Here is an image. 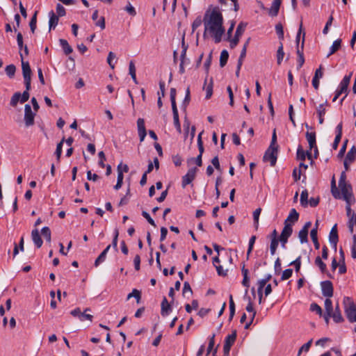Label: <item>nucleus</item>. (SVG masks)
<instances>
[{
  "label": "nucleus",
  "instance_id": "obj_60",
  "mask_svg": "<svg viewBox=\"0 0 356 356\" xmlns=\"http://www.w3.org/2000/svg\"><path fill=\"white\" fill-rule=\"evenodd\" d=\"M278 245H279V241H270V251L271 255H274L275 254Z\"/></svg>",
  "mask_w": 356,
  "mask_h": 356
},
{
  "label": "nucleus",
  "instance_id": "obj_6",
  "mask_svg": "<svg viewBox=\"0 0 356 356\" xmlns=\"http://www.w3.org/2000/svg\"><path fill=\"white\" fill-rule=\"evenodd\" d=\"M277 159V148L269 147L264 156V161H270V165L274 166Z\"/></svg>",
  "mask_w": 356,
  "mask_h": 356
},
{
  "label": "nucleus",
  "instance_id": "obj_28",
  "mask_svg": "<svg viewBox=\"0 0 356 356\" xmlns=\"http://www.w3.org/2000/svg\"><path fill=\"white\" fill-rule=\"evenodd\" d=\"M331 192L334 198H336V199L341 198V196L339 194V190L336 186V182H335L334 177L332 178V181H331Z\"/></svg>",
  "mask_w": 356,
  "mask_h": 356
},
{
  "label": "nucleus",
  "instance_id": "obj_55",
  "mask_svg": "<svg viewBox=\"0 0 356 356\" xmlns=\"http://www.w3.org/2000/svg\"><path fill=\"white\" fill-rule=\"evenodd\" d=\"M119 232L118 229L114 231V236L112 241L113 248L117 251L118 250V239Z\"/></svg>",
  "mask_w": 356,
  "mask_h": 356
},
{
  "label": "nucleus",
  "instance_id": "obj_58",
  "mask_svg": "<svg viewBox=\"0 0 356 356\" xmlns=\"http://www.w3.org/2000/svg\"><path fill=\"white\" fill-rule=\"evenodd\" d=\"M290 265H293L296 272H298L301 266V257H298L296 260L292 261Z\"/></svg>",
  "mask_w": 356,
  "mask_h": 356
},
{
  "label": "nucleus",
  "instance_id": "obj_63",
  "mask_svg": "<svg viewBox=\"0 0 356 356\" xmlns=\"http://www.w3.org/2000/svg\"><path fill=\"white\" fill-rule=\"evenodd\" d=\"M30 90H27V88H26V90L24 91V92L21 95L20 97V102L21 103H24L27 102L29 99V91Z\"/></svg>",
  "mask_w": 356,
  "mask_h": 356
},
{
  "label": "nucleus",
  "instance_id": "obj_27",
  "mask_svg": "<svg viewBox=\"0 0 356 356\" xmlns=\"http://www.w3.org/2000/svg\"><path fill=\"white\" fill-rule=\"evenodd\" d=\"M356 158V147L353 146L350 149L348 152L345 159L349 161L350 163H353Z\"/></svg>",
  "mask_w": 356,
  "mask_h": 356
},
{
  "label": "nucleus",
  "instance_id": "obj_1",
  "mask_svg": "<svg viewBox=\"0 0 356 356\" xmlns=\"http://www.w3.org/2000/svg\"><path fill=\"white\" fill-rule=\"evenodd\" d=\"M204 32V38L207 32H209L213 38L216 43H219L225 33L223 27V17L218 7H214L211 11L207 10L203 19Z\"/></svg>",
  "mask_w": 356,
  "mask_h": 356
},
{
  "label": "nucleus",
  "instance_id": "obj_52",
  "mask_svg": "<svg viewBox=\"0 0 356 356\" xmlns=\"http://www.w3.org/2000/svg\"><path fill=\"white\" fill-rule=\"evenodd\" d=\"M56 13L58 17L65 16L66 14L65 8L60 3L56 5Z\"/></svg>",
  "mask_w": 356,
  "mask_h": 356
},
{
  "label": "nucleus",
  "instance_id": "obj_24",
  "mask_svg": "<svg viewBox=\"0 0 356 356\" xmlns=\"http://www.w3.org/2000/svg\"><path fill=\"white\" fill-rule=\"evenodd\" d=\"M236 336L237 332L236 330H234L231 334H229L226 337L224 344L232 347L236 341Z\"/></svg>",
  "mask_w": 356,
  "mask_h": 356
},
{
  "label": "nucleus",
  "instance_id": "obj_64",
  "mask_svg": "<svg viewBox=\"0 0 356 356\" xmlns=\"http://www.w3.org/2000/svg\"><path fill=\"white\" fill-rule=\"evenodd\" d=\"M125 10L131 16H135L136 15L135 8L131 6L130 3H128V4L126 6Z\"/></svg>",
  "mask_w": 356,
  "mask_h": 356
},
{
  "label": "nucleus",
  "instance_id": "obj_56",
  "mask_svg": "<svg viewBox=\"0 0 356 356\" xmlns=\"http://www.w3.org/2000/svg\"><path fill=\"white\" fill-rule=\"evenodd\" d=\"M115 58V54L112 52V51H110L108 53V57H107V62L109 65V66L113 69L115 67V65L113 63V60Z\"/></svg>",
  "mask_w": 356,
  "mask_h": 356
},
{
  "label": "nucleus",
  "instance_id": "obj_47",
  "mask_svg": "<svg viewBox=\"0 0 356 356\" xmlns=\"http://www.w3.org/2000/svg\"><path fill=\"white\" fill-rule=\"evenodd\" d=\"M330 298H327L325 300V309L326 313H332V302L330 299Z\"/></svg>",
  "mask_w": 356,
  "mask_h": 356
},
{
  "label": "nucleus",
  "instance_id": "obj_12",
  "mask_svg": "<svg viewBox=\"0 0 356 356\" xmlns=\"http://www.w3.org/2000/svg\"><path fill=\"white\" fill-rule=\"evenodd\" d=\"M337 224H335L332 228L331 229V231L329 234V241L332 245V247L334 249V250H337V243L339 241V236H338V232H337Z\"/></svg>",
  "mask_w": 356,
  "mask_h": 356
},
{
  "label": "nucleus",
  "instance_id": "obj_22",
  "mask_svg": "<svg viewBox=\"0 0 356 356\" xmlns=\"http://www.w3.org/2000/svg\"><path fill=\"white\" fill-rule=\"evenodd\" d=\"M59 42L63 48V50L66 55H69L73 51L72 47L69 44L68 42L65 39H60Z\"/></svg>",
  "mask_w": 356,
  "mask_h": 356
},
{
  "label": "nucleus",
  "instance_id": "obj_30",
  "mask_svg": "<svg viewBox=\"0 0 356 356\" xmlns=\"http://www.w3.org/2000/svg\"><path fill=\"white\" fill-rule=\"evenodd\" d=\"M229 320L232 321L234 314H235V304L233 300L232 295L229 296Z\"/></svg>",
  "mask_w": 356,
  "mask_h": 356
},
{
  "label": "nucleus",
  "instance_id": "obj_31",
  "mask_svg": "<svg viewBox=\"0 0 356 356\" xmlns=\"http://www.w3.org/2000/svg\"><path fill=\"white\" fill-rule=\"evenodd\" d=\"M228 58H229L228 51L227 50H222L220 53V65L221 67H224L226 65Z\"/></svg>",
  "mask_w": 356,
  "mask_h": 356
},
{
  "label": "nucleus",
  "instance_id": "obj_57",
  "mask_svg": "<svg viewBox=\"0 0 356 356\" xmlns=\"http://www.w3.org/2000/svg\"><path fill=\"white\" fill-rule=\"evenodd\" d=\"M142 216L147 220V222L152 226L156 227V224L154 220L151 218L149 214L147 212L143 211L142 212Z\"/></svg>",
  "mask_w": 356,
  "mask_h": 356
},
{
  "label": "nucleus",
  "instance_id": "obj_2",
  "mask_svg": "<svg viewBox=\"0 0 356 356\" xmlns=\"http://www.w3.org/2000/svg\"><path fill=\"white\" fill-rule=\"evenodd\" d=\"M345 313L350 323L356 322V305L351 298L345 297L343 300Z\"/></svg>",
  "mask_w": 356,
  "mask_h": 356
},
{
  "label": "nucleus",
  "instance_id": "obj_4",
  "mask_svg": "<svg viewBox=\"0 0 356 356\" xmlns=\"http://www.w3.org/2000/svg\"><path fill=\"white\" fill-rule=\"evenodd\" d=\"M19 56L21 58L22 74L24 79L25 87L27 88V90H30L31 82V69L29 63L24 60L22 53H19Z\"/></svg>",
  "mask_w": 356,
  "mask_h": 356
},
{
  "label": "nucleus",
  "instance_id": "obj_17",
  "mask_svg": "<svg viewBox=\"0 0 356 356\" xmlns=\"http://www.w3.org/2000/svg\"><path fill=\"white\" fill-rule=\"evenodd\" d=\"M332 318H333V321L337 323H341L344 321L343 318L341 315L338 302L337 303L335 309L334 310L332 309Z\"/></svg>",
  "mask_w": 356,
  "mask_h": 356
},
{
  "label": "nucleus",
  "instance_id": "obj_59",
  "mask_svg": "<svg viewBox=\"0 0 356 356\" xmlns=\"http://www.w3.org/2000/svg\"><path fill=\"white\" fill-rule=\"evenodd\" d=\"M17 42L20 51L24 47L23 43V36L20 32H19L17 35Z\"/></svg>",
  "mask_w": 356,
  "mask_h": 356
},
{
  "label": "nucleus",
  "instance_id": "obj_39",
  "mask_svg": "<svg viewBox=\"0 0 356 356\" xmlns=\"http://www.w3.org/2000/svg\"><path fill=\"white\" fill-rule=\"evenodd\" d=\"M307 236H308V231H306L302 229L301 230H300V232L298 233V237L300 238L301 243H305L308 241Z\"/></svg>",
  "mask_w": 356,
  "mask_h": 356
},
{
  "label": "nucleus",
  "instance_id": "obj_3",
  "mask_svg": "<svg viewBox=\"0 0 356 356\" xmlns=\"http://www.w3.org/2000/svg\"><path fill=\"white\" fill-rule=\"evenodd\" d=\"M176 89L174 88H172L170 89V101H171V105H172V110L173 113V120H174V124L176 127L177 131L179 133H181V124L179 119V113L176 104Z\"/></svg>",
  "mask_w": 356,
  "mask_h": 356
},
{
  "label": "nucleus",
  "instance_id": "obj_32",
  "mask_svg": "<svg viewBox=\"0 0 356 356\" xmlns=\"http://www.w3.org/2000/svg\"><path fill=\"white\" fill-rule=\"evenodd\" d=\"M315 264L320 268L321 273H325L327 272L326 264L322 261L320 257L316 258Z\"/></svg>",
  "mask_w": 356,
  "mask_h": 356
},
{
  "label": "nucleus",
  "instance_id": "obj_35",
  "mask_svg": "<svg viewBox=\"0 0 356 356\" xmlns=\"http://www.w3.org/2000/svg\"><path fill=\"white\" fill-rule=\"evenodd\" d=\"M131 298H135L137 302L139 303L141 298L140 291L136 289H133L132 292L128 294L127 300L130 299Z\"/></svg>",
  "mask_w": 356,
  "mask_h": 356
},
{
  "label": "nucleus",
  "instance_id": "obj_16",
  "mask_svg": "<svg viewBox=\"0 0 356 356\" xmlns=\"http://www.w3.org/2000/svg\"><path fill=\"white\" fill-rule=\"evenodd\" d=\"M49 31H50L52 29H54L56 28V26H57V24L58 23V20H59V17L58 15H56V14L53 10H51L49 13Z\"/></svg>",
  "mask_w": 356,
  "mask_h": 356
},
{
  "label": "nucleus",
  "instance_id": "obj_44",
  "mask_svg": "<svg viewBox=\"0 0 356 356\" xmlns=\"http://www.w3.org/2000/svg\"><path fill=\"white\" fill-rule=\"evenodd\" d=\"M275 31L277 34L278 38L282 40L284 39V30L283 26L281 23H278L275 25Z\"/></svg>",
  "mask_w": 356,
  "mask_h": 356
},
{
  "label": "nucleus",
  "instance_id": "obj_11",
  "mask_svg": "<svg viewBox=\"0 0 356 356\" xmlns=\"http://www.w3.org/2000/svg\"><path fill=\"white\" fill-rule=\"evenodd\" d=\"M321 287L322 291V294L323 296L326 298H331L333 296L334 289L332 283L329 281H323L321 282Z\"/></svg>",
  "mask_w": 356,
  "mask_h": 356
},
{
  "label": "nucleus",
  "instance_id": "obj_18",
  "mask_svg": "<svg viewBox=\"0 0 356 356\" xmlns=\"http://www.w3.org/2000/svg\"><path fill=\"white\" fill-rule=\"evenodd\" d=\"M306 156H307L309 159H312L311 151L309 150L307 151V152H305L303 150L302 147L300 145H299L297 149V159L300 161H305Z\"/></svg>",
  "mask_w": 356,
  "mask_h": 356
},
{
  "label": "nucleus",
  "instance_id": "obj_33",
  "mask_svg": "<svg viewBox=\"0 0 356 356\" xmlns=\"http://www.w3.org/2000/svg\"><path fill=\"white\" fill-rule=\"evenodd\" d=\"M202 156L201 155H197V157L189 158L187 159V163L188 165H191L193 163H195L197 166H202Z\"/></svg>",
  "mask_w": 356,
  "mask_h": 356
},
{
  "label": "nucleus",
  "instance_id": "obj_48",
  "mask_svg": "<svg viewBox=\"0 0 356 356\" xmlns=\"http://www.w3.org/2000/svg\"><path fill=\"white\" fill-rule=\"evenodd\" d=\"M20 97H21V93L20 92H15L13 97H11V99H10V105L12 106H15L18 102L20 101Z\"/></svg>",
  "mask_w": 356,
  "mask_h": 356
},
{
  "label": "nucleus",
  "instance_id": "obj_25",
  "mask_svg": "<svg viewBox=\"0 0 356 356\" xmlns=\"http://www.w3.org/2000/svg\"><path fill=\"white\" fill-rule=\"evenodd\" d=\"M341 39H337V40H334L332 43V45L331 46V47L330 49V52L327 54V57H329L331 55H332L333 54H334L341 47Z\"/></svg>",
  "mask_w": 356,
  "mask_h": 356
},
{
  "label": "nucleus",
  "instance_id": "obj_38",
  "mask_svg": "<svg viewBox=\"0 0 356 356\" xmlns=\"http://www.w3.org/2000/svg\"><path fill=\"white\" fill-rule=\"evenodd\" d=\"M202 134H203V131H201L197 136V147H198V149H199V152H200V154L198 155H201V156H202V154L204 151L203 142L202 140Z\"/></svg>",
  "mask_w": 356,
  "mask_h": 356
},
{
  "label": "nucleus",
  "instance_id": "obj_46",
  "mask_svg": "<svg viewBox=\"0 0 356 356\" xmlns=\"http://www.w3.org/2000/svg\"><path fill=\"white\" fill-rule=\"evenodd\" d=\"M36 23H37V11L35 12L34 15L31 17L30 22H29L30 29L33 33L35 32V30L36 29Z\"/></svg>",
  "mask_w": 356,
  "mask_h": 356
},
{
  "label": "nucleus",
  "instance_id": "obj_50",
  "mask_svg": "<svg viewBox=\"0 0 356 356\" xmlns=\"http://www.w3.org/2000/svg\"><path fill=\"white\" fill-rule=\"evenodd\" d=\"M202 22H203V19H202L200 16H198L195 18V19L193 21V22L192 24L193 32H194L196 29H197L199 26H201Z\"/></svg>",
  "mask_w": 356,
  "mask_h": 356
},
{
  "label": "nucleus",
  "instance_id": "obj_8",
  "mask_svg": "<svg viewBox=\"0 0 356 356\" xmlns=\"http://www.w3.org/2000/svg\"><path fill=\"white\" fill-rule=\"evenodd\" d=\"M246 26V24L241 22L236 30L235 35L233 39L229 40L230 41V47L234 49L238 43L240 37L243 35L245 31V29Z\"/></svg>",
  "mask_w": 356,
  "mask_h": 356
},
{
  "label": "nucleus",
  "instance_id": "obj_42",
  "mask_svg": "<svg viewBox=\"0 0 356 356\" xmlns=\"http://www.w3.org/2000/svg\"><path fill=\"white\" fill-rule=\"evenodd\" d=\"M42 236L46 239L47 242H51V230L48 227H44L41 230Z\"/></svg>",
  "mask_w": 356,
  "mask_h": 356
},
{
  "label": "nucleus",
  "instance_id": "obj_53",
  "mask_svg": "<svg viewBox=\"0 0 356 356\" xmlns=\"http://www.w3.org/2000/svg\"><path fill=\"white\" fill-rule=\"evenodd\" d=\"M293 270L291 268L286 269L283 271L281 280H286L290 278L292 275Z\"/></svg>",
  "mask_w": 356,
  "mask_h": 356
},
{
  "label": "nucleus",
  "instance_id": "obj_15",
  "mask_svg": "<svg viewBox=\"0 0 356 356\" xmlns=\"http://www.w3.org/2000/svg\"><path fill=\"white\" fill-rule=\"evenodd\" d=\"M31 238L35 246L38 248H40L42 246L43 242L38 229L32 230Z\"/></svg>",
  "mask_w": 356,
  "mask_h": 356
},
{
  "label": "nucleus",
  "instance_id": "obj_9",
  "mask_svg": "<svg viewBox=\"0 0 356 356\" xmlns=\"http://www.w3.org/2000/svg\"><path fill=\"white\" fill-rule=\"evenodd\" d=\"M341 192L342 197L346 202L355 201L353 193L352 187L349 184H343L339 186Z\"/></svg>",
  "mask_w": 356,
  "mask_h": 356
},
{
  "label": "nucleus",
  "instance_id": "obj_40",
  "mask_svg": "<svg viewBox=\"0 0 356 356\" xmlns=\"http://www.w3.org/2000/svg\"><path fill=\"white\" fill-rule=\"evenodd\" d=\"M356 226V213H353L350 216H349L348 220V228L350 232H353V227Z\"/></svg>",
  "mask_w": 356,
  "mask_h": 356
},
{
  "label": "nucleus",
  "instance_id": "obj_26",
  "mask_svg": "<svg viewBox=\"0 0 356 356\" xmlns=\"http://www.w3.org/2000/svg\"><path fill=\"white\" fill-rule=\"evenodd\" d=\"M310 236H311L312 240L314 243L315 249L318 250L320 248V243H318V238H317V228L316 227H314L311 230Z\"/></svg>",
  "mask_w": 356,
  "mask_h": 356
},
{
  "label": "nucleus",
  "instance_id": "obj_51",
  "mask_svg": "<svg viewBox=\"0 0 356 356\" xmlns=\"http://www.w3.org/2000/svg\"><path fill=\"white\" fill-rule=\"evenodd\" d=\"M138 132L146 131L145 121L143 118H138L137 120Z\"/></svg>",
  "mask_w": 356,
  "mask_h": 356
},
{
  "label": "nucleus",
  "instance_id": "obj_49",
  "mask_svg": "<svg viewBox=\"0 0 356 356\" xmlns=\"http://www.w3.org/2000/svg\"><path fill=\"white\" fill-rule=\"evenodd\" d=\"M106 258V254L104 252H101V254L98 256V257L95 261V266L97 267L100 264L103 263Z\"/></svg>",
  "mask_w": 356,
  "mask_h": 356
},
{
  "label": "nucleus",
  "instance_id": "obj_19",
  "mask_svg": "<svg viewBox=\"0 0 356 356\" xmlns=\"http://www.w3.org/2000/svg\"><path fill=\"white\" fill-rule=\"evenodd\" d=\"M292 233V225H288L286 223H284V228L279 238L289 239V238L291 236Z\"/></svg>",
  "mask_w": 356,
  "mask_h": 356
},
{
  "label": "nucleus",
  "instance_id": "obj_20",
  "mask_svg": "<svg viewBox=\"0 0 356 356\" xmlns=\"http://www.w3.org/2000/svg\"><path fill=\"white\" fill-rule=\"evenodd\" d=\"M305 136L309 143V150L311 151L316 145V133L307 131Z\"/></svg>",
  "mask_w": 356,
  "mask_h": 356
},
{
  "label": "nucleus",
  "instance_id": "obj_45",
  "mask_svg": "<svg viewBox=\"0 0 356 356\" xmlns=\"http://www.w3.org/2000/svg\"><path fill=\"white\" fill-rule=\"evenodd\" d=\"M328 105L329 104H328V102L327 100L323 104H320L316 108V113H317L318 115H323L324 116L325 114V112H326L325 106H328Z\"/></svg>",
  "mask_w": 356,
  "mask_h": 356
},
{
  "label": "nucleus",
  "instance_id": "obj_7",
  "mask_svg": "<svg viewBox=\"0 0 356 356\" xmlns=\"http://www.w3.org/2000/svg\"><path fill=\"white\" fill-rule=\"evenodd\" d=\"M35 111H32L31 107L29 104H26L24 106V122L26 127H30L34 124V118L35 116Z\"/></svg>",
  "mask_w": 356,
  "mask_h": 356
},
{
  "label": "nucleus",
  "instance_id": "obj_62",
  "mask_svg": "<svg viewBox=\"0 0 356 356\" xmlns=\"http://www.w3.org/2000/svg\"><path fill=\"white\" fill-rule=\"evenodd\" d=\"M98 156L99 159V165L101 168H104L105 167L104 161L106 160V156H105L104 152H102V151L99 152L98 153Z\"/></svg>",
  "mask_w": 356,
  "mask_h": 356
},
{
  "label": "nucleus",
  "instance_id": "obj_13",
  "mask_svg": "<svg viewBox=\"0 0 356 356\" xmlns=\"http://www.w3.org/2000/svg\"><path fill=\"white\" fill-rule=\"evenodd\" d=\"M299 218V213L296 211L295 209H291L289 214L286 219L284 220V223L288 225H292L297 222Z\"/></svg>",
  "mask_w": 356,
  "mask_h": 356
},
{
  "label": "nucleus",
  "instance_id": "obj_41",
  "mask_svg": "<svg viewBox=\"0 0 356 356\" xmlns=\"http://www.w3.org/2000/svg\"><path fill=\"white\" fill-rule=\"evenodd\" d=\"M284 51H283V44L282 42H280V45L278 47L277 51V64L280 65L283 58H284Z\"/></svg>",
  "mask_w": 356,
  "mask_h": 356
},
{
  "label": "nucleus",
  "instance_id": "obj_36",
  "mask_svg": "<svg viewBox=\"0 0 356 356\" xmlns=\"http://www.w3.org/2000/svg\"><path fill=\"white\" fill-rule=\"evenodd\" d=\"M261 212V208H258V209H255L253 212L254 225V227L256 229H257L258 227H259V216H260Z\"/></svg>",
  "mask_w": 356,
  "mask_h": 356
},
{
  "label": "nucleus",
  "instance_id": "obj_54",
  "mask_svg": "<svg viewBox=\"0 0 356 356\" xmlns=\"http://www.w3.org/2000/svg\"><path fill=\"white\" fill-rule=\"evenodd\" d=\"M310 310L312 312H315L316 314H319L320 316H321L322 313H323L321 307L316 303L311 304Z\"/></svg>",
  "mask_w": 356,
  "mask_h": 356
},
{
  "label": "nucleus",
  "instance_id": "obj_21",
  "mask_svg": "<svg viewBox=\"0 0 356 356\" xmlns=\"http://www.w3.org/2000/svg\"><path fill=\"white\" fill-rule=\"evenodd\" d=\"M241 273L243 276V279L242 280V284H243V286L248 288L250 286V281H249V277H248L249 270H248V269L245 268L244 264L241 268Z\"/></svg>",
  "mask_w": 356,
  "mask_h": 356
},
{
  "label": "nucleus",
  "instance_id": "obj_37",
  "mask_svg": "<svg viewBox=\"0 0 356 356\" xmlns=\"http://www.w3.org/2000/svg\"><path fill=\"white\" fill-rule=\"evenodd\" d=\"M300 204L304 207H307L308 204V192L307 190H304L301 193Z\"/></svg>",
  "mask_w": 356,
  "mask_h": 356
},
{
  "label": "nucleus",
  "instance_id": "obj_34",
  "mask_svg": "<svg viewBox=\"0 0 356 356\" xmlns=\"http://www.w3.org/2000/svg\"><path fill=\"white\" fill-rule=\"evenodd\" d=\"M5 71L9 78H13L16 72V67L13 64L8 65L6 67Z\"/></svg>",
  "mask_w": 356,
  "mask_h": 356
},
{
  "label": "nucleus",
  "instance_id": "obj_5",
  "mask_svg": "<svg viewBox=\"0 0 356 356\" xmlns=\"http://www.w3.org/2000/svg\"><path fill=\"white\" fill-rule=\"evenodd\" d=\"M353 72H350L348 75H346L341 81L340 82L337 90H339V92H341L343 93H345V96L340 100V104H341L343 101L345 99V98L347 97L348 93V86L350 82L351 76H352Z\"/></svg>",
  "mask_w": 356,
  "mask_h": 356
},
{
  "label": "nucleus",
  "instance_id": "obj_14",
  "mask_svg": "<svg viewBox=\"0 0 356 356\" xmlns=\"http://www.w3.org/2000/svg\"><path fill=\"white\" fill-rule=\"evenodd\" d=\"M161 314L163 316H168L170 312L172 311V307L170 304L168 302L167 298L165 297L163 298L161 302Z\"/></svg>",
  "mask_w": 356,
  "mask_h": 356
},
{
  "label": "nucleus",
  "instance_id": "obj_10",
  "mask_svg": "<svg viewBox=\"0 0 356 356\" xmlns=\"http://www.w3.org/2000/svg\"><path fill=\"white\" fill-rule=\"evenodd\" d=\"M197 172V168H192L188 170L187 173L184 176H183L181 181V186L183 188H185L195 179Z\"/></svg>",
  "mask_w": 356,
  "mask_h": 356
},
{
  "label": "nucleus",
  "instance_id": "obj_29",
  "mask_svg": "<svg viewBox=\"0 0 356 356\" xmlns=\"http://www.w3.org/2000/svg\"><path fill=\"white\" fill-rule=\"evenodd\" d=\"M280 7V4L273 2L269 9L268 14L272 17H276L278 15Z\"/></svg>",
  "mask_w": 356,
  "mask_h": 356
},
{
  "label": "nucleus",
  "instance_id": "obj_61",
  "mask_svg": "<svg viewBox=\"0 0 356 356\" xmlns=\"http://www.w3.org/2000/svg\"><path fill=\"white\" fill-rule=\"evenodd\" d=\"M186 293H189L191 295L193 293L192 289L188 282L184 283V287L182 290L183 296H185Z\"/></svg>",
  "mask_w": 356,
  "mask_h": 356
},
{
  "label": "nucleus",
  "instance_id": "obj_23",
  "mask_svg": "<svg viewBox=\"0 0 356 356\" xmlns=\"http://www.w3.org/2000/svg\"><path fill=\"white\" fill-rule=\"evenodd\" d=\"M123 172L122 170H120V165L118 166V179H117V183L114 186V188L115 190H118L122 187V182H123Z\"/></svg>",
  "mask_w": 356,
  "mask_h": 356
},
{
  "label": "nucleus",
  "instance_id": "obj_43",
  "mask_svg": "<svg viewBox=\"0 0 356 356\" xmlns=\"http://www.w3.org/2000/svg\"><path fill=\"white\" fill-rule=\"evenodd\" d=\"M64 142H65V138H63L61 141L57 144V147H56V152H55V154H56L57 160L58 161H60V156H61V154H62V147H63V145Z\"/></svg>",
  "mask_w": 356,
  "mask_h": 356
}]
</instances>
